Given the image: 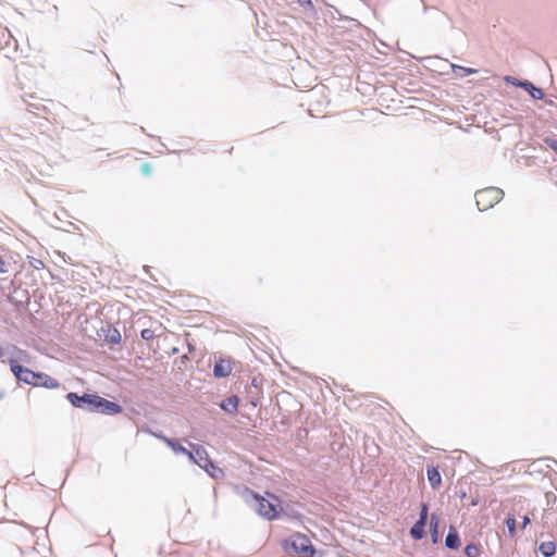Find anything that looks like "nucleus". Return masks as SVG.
Segmentation results:
<instances>
[{"mask_svg":"<svg viewBox=\"0 0 557 557\" xmlns=\"http://www.w3.org/2000/svg\"><path fill=\"white\" fill-rule=\"evenodd\" d=\"M541 552L543 553L544 556H553L555 554V550H556V546L553 542H546V543H542L541 544V547H540Z\"/></svg>","mask_w":557,"mask_h":557,"instance_id":"nucleus-15","label":"nucleus"},{"mask_svg":"<svg viewBox=\"0 0 557 557\" xmlns=\"http://www.w3.org/2000/svg\"><path fill=\"white\" fill-rule=\"evenodd\" d=\"M445 544L451 549H457L460 546V539L456 531H449L446 536Z\"/></svg>","mask_w":557,"mask_h":557,"instance_id":"nucleus-11","label":"nucleus"},{"mask_svg":"<svg viewBox=\"0 0 557 557\" xmlns=\"http://www.w3.org/2000/svg\"><path fill=\"white\" fill-rule=\"evenodd\" d=\"M143 174L150 175L151 174V166L148 163H145L140 168Z\"/></svg>","mask_w":557,"mask_h":557,"instance_id":"nucleus-22","label":"nucleus"},{"mask_svg":"<svg viewBox=\"0 0 557 557\" xmlns=\"http://www.w3.org/2000/svg\"><path fill=\"white\" fill-rule=\"evenodd\" d=\"M505 81H506V82H508V83H511V84H513V85H519V86H521V85H520L521 83H517V82H516V78H513V77H511V76H506V77H505Z\"/></svg>","mask_w":557,"mask_h":557,"instance_id":"nucleus-25","label":"nucleus"},{"mask_svg":"<svg viewBox=\"0 0 557 557\" xmlns=\"http://www.w3.org/2000/svg\"><path fill=\"white\" fill-rule=\"evenodd\" d=\"M430 527L433 533L436 534L438 528V518L435 515L431 516Z\"/></svg>","mask_w":557,"mask_h":557,"instance_id":"nucleus-19","label":"nucleus"},{"mask_svg":"<svg viewBox=\"0 0 557 557\" xmlns=\"http://www.w3.org/2000/svg\"><path fill=\"white\" fill-rule=\"evenodd\" d=\"M529 523H530V518L528 516H525L523 518L522 528H525Z\"/></svg>","mask_w":557,"mask_h":557,"instance_id":"nucleus-26","label":"nucleus"},{"mask_svg":"<svg viewBox=\"0 0 557 557\" xmlns=\"http://www.w3.org/2000/svg\"><path fill=\"white\" fill-rule=\"evenodd\" d=\"M169 447H171L175 453H182V454H185L187 455L188 454V449H186L184 446H182L180 443L173 441V440H170L165 436H160Z\"/></svg>","mask_w":557,"mask_h":557,"instance_id":"nucleus-12","label":"nucleus"},{"mask_svg":"<svg viewBox=\"0 0 557 557\" xmlns=\"http://www.w3.org/2000/svg\"><path fill=\"white\" fill-rule=\"evenodd\" d=\"M66 399L74 407L83 408L87 406L91 410L106 414H117L122 411V407L119 404L107 400L98 395L84 394L78 396L76 393H69Z\"/></svg>","mask_w":557,"mask_h":557,"instance_id":"nucleus-1","label":"nucleus"},{"mask_svg":"<svg viewBox=\"0 0 557 557\" xmlns=\"http://www.w3.org/2000/svg\"><path fill=\"white\" fill-rule=\"evenodd\" d=\"M465 554L468 557H479L481 554V550L476 544H468L465 548Z\"/></svg>","mask_w":557,"mask_h":557,"instance_id":"nucleus-16","label":"nucleus"},{"mask_svg":"<svg viewBox=\"0 0 557 557\" xmlns=\"http://www.w3.org/2000/svg\"><path fill=\"white\" fill-rule=\"evenodd\" d=\"M140 336L145 341H150L154 337V331L150 329H144L140 333Z\"/></svg>","mask_w":557,"mask_h":557,"instance_id":"nucleus-18","label":"nucleus"},{"mask_svg":"<svg viewBox=\"0 0 557 557\" xmlns=\"http://www.w3.org/2000/svg\"><path fill=\"white\" fill-rule=\"evenodd\" d=\"M460 70H462L465 72V75H470V74H474L476 73L478 71L474 70V69H470V67H459Z\"/></svg>","mask_w":557,"mask_h":557,"instance_id":"nucleus-24","label":"nucleus"},{"mask_svg":"<svg viewBox=\"0 0 557 557\" xmlns=\"http://www.w3.org/2000/svg\"><path fill=\"white\" fill-rule=\"evenodd\" d=\"M233 370L231 360L220 359L215 362L213 373L216 377H225L231 374Z\"/></svg>","mask_w":557,"mask_h":557,"instance_id":"nucleus-8","label":"nucleus"},{"mask_svg":"<svg viewBox=\"0 0 557 557\" xmlns=\"http://www.w3.org/2000/svg\"><path fill=\"white\" fill-rule=\"evenodd\" d=\"M429 507L426 504L421 505L420 518L410 529V535L414 540H421L425 535V524L428 521Z\"/></svg>","mask_w":557,"mask_h":557,"instance_id":"nucleus-7","label":"nucleus"},{"mask_svg":"<svg viewBox=\"0 0 557 557\" xmlns=\"http://www.w3.org/2000/svg\"><path fill=\"white\" fill-rule=\"evenodd\" d=\"M506 525L508 528L509 535L513 536L516 533V519L513 517H508L506 519Z\"/></svg>","mask_w":557,"mask_h":557,"instance_id":"nucleus-17","label":"nucleus"},{"mask_svg":"<svg viewBox=\"0 0 557 557\" xmlns=\"http://www.w3.org/2000/svg\"><path fill=\"white\" fill-rule=\"evenodd\" d=\"M7 270V263L5 261L0 257V274L5 273Z\"/></svg>","mask_w":557,"mask_h":557,"instance_id":"nucleus-23","label":"nucleus"},{"mask_svg":"<svg viewBox=\"0 0 557 557\" xmlns=\"http://www.w3.org/2000/svg\"><path fill=\"white\" fill-rule=\"evenodd\" d=\"M503 197V189L498 187H486L475 193V202L480 211H486L498 203Z\"/></svg>","mask_w":557,"mask_h":557,"instance_id":"nucleus-3","label":"nucleus"},{"mask_svg":"<svg viewBox=\"0 0 557 557\" xmlns=\"http://www.w3.org/2000/svg\"><path fill=\"white\" fill-rule=\"evenodd\" d=\"M193 450H188L187 456L199 467L209 471V467L215 469L213 462L209 459L208 453L205 448L196 445H191Z\"/></svg>","mask_w":557,"mask_h":557,"instance_id":"nucleus-6","label":"nucleus"},{"mask_svg":"<svg viewBox=\"0 0 557 557\" xmlns=\"http://www.w3.org/2000/svg\"><path fill=\"white\" fill-rule=\"evenodd\" d=\"M239 399L237 396H232L221 403V408L230 413H236Z\"/></svg>","mask_w":557,"mask_h":557,"instance_id":"nucleus-10","label":"nucleus"},{"mask_svg":"<svg viewBox=\"0 0 557 557\" xmlns=\"http://www.w3.org/2000/svg\"><path fill=\"white\" fill-rule=\"evenodd\" d=\"M282 547L285 553L289 555L295 554L298 557H313L315 554L310 539L301 533H294L288 539L284 540Z\"/></svg>","mask_w":557,"mask_h":557,"instance_id":"nucleus-2","label":"nucleus"},{"mask_svg":"<svg viewBox=\"0 0 557 557\" xmlns=\"http://www.w3.org/2000/svg\"><path fill=\"white\" fill-rule=\"evenodd\" d=\"M428 481L433 488H438L442 484V475L437 468L428 467Z\"/></svg>","mask_w":557,"mask_h":557,"instance_id":"nucleus-9","label":"nucleus"},{"mask_svg":"<svg viewBox=\"0 0 557 557\" xmlns=\"http://www.w3.org/2000/svg\"><path fill=\"white\" fill-rule=\"evenodd\" d=\"M40 377H41V380H40L41 384L40 385L46 386L48 388H57L60 385L59 382L55 379H53V377H51L49 375L40 374Z\"/></svg>","mask_w":557,"mask_h":557,"instance_id":"nucleus-14","label":"nucleus"},{"mask_svg":"<svg viewBox=\"0 0 557 557\" xmlns=\"http://www.w3.org/2000/svg\"><path fill=\"white\" fill-rule=\"evenodd\" d=\"M10 368L18 381H23L27 384H33V385L41 384L40 374H37L34 371L22 367L21 364H18V362L16 360L10 359Z\"/></svg>","mask_w":557,"mask_h":557,"instance_id":"nucleus-5","label":"nucleus"},{"mask_svg":"<svg viewBox=\"0 0 557 557\" xmlns=\"http://www.w3.org/2000/svg\"><path fill=\"white\" fill-rule=\"evenodd\" d=\"M208 473H210L213 478H219L220 475H222V470L218 467H215V469H212L211 467H209V471H207Z\"/></svg>","mask_w":557,"mask_h":557,"instance_id":"nucleus-21","label":"nucleus"},{"mask_svg":"<svg viewBox=\"0 0 557 557\" xmlns=\"http://www.w3.org/2000/svg\"><path fill=\"white\" fill-rule=\"evenodd\" d=\"M544 143L557 153V140L554 138H545Z\"/></svg>","mask_w":557,"mask_h":557,"instance_id":"nucleus-20","label":"nucleus"},{"mask_svg":"<svg viewBox=\"0 0 557 557\" xmlns=\"http://www.w3.org/2000/svg\"><path fill=\"white\" fill-rule=\"evenodd\" d=\"M257 502L258 513L267 520H274L280 516V500L276 496L271 495L272 500L263 498L257 494L253 495Z\"/></svg>","mask_w":557,"mask_h":557,"instance_id":"nucleus-4","label":"nucleus"},{"mask_svg":"<svg viewBox=\"0 0 557 557\" xmlns=\"http://www.w3.org/2000/svg\"><path fill=\"white\" fill-rule=\"evenodd\" d=\"M520 85L528 89L534 99H542L544 97L543 90L541 88L534 87L531 83L527 82Z\"/></svg>","mask_w":557,"mask_h":557,"instance_id":"nucleus-13","label":"nucleus"}]
</instances>
